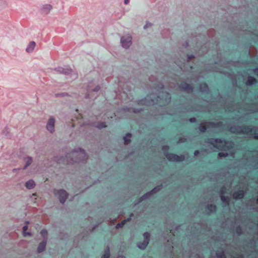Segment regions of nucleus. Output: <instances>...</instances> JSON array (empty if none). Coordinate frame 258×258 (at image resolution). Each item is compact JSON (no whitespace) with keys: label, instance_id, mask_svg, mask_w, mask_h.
Here are the masks:
<instances>
[{"label":"nucleus","instance_id":"obj_30","mask_svg":"<svg viewBox=\"0 0 258 258\" xmlns=\"http://www.w3.org/2000/svg\"><path fill=\"white\" fill-rule=\"evenodd\" d=\"M165 99L166 103H169L170 102L171 97L169 96L168 94H167Z\"/></svg>","mask_w":258,"mask_h":258},{"label":"nucleus","instance_id":"obj_17","mask_svg":"<svg viewBox=\"0 0 258 258\" xmlns=\"http://www.w3.org/2000/svg\"><path fill=\"white\" fill-rule=\"evenodd\" d=\"M35 185L36 184L34 181L32 179H29L25 183L26 187L28 189H31L34 188Z\"/></svg>","mask_w":258,"mask_h":258},{"label":"nucleus","instance_id":"obj_5","mask_svg":"<svg viewBox=\"0 0 258 258\" xmlns=\"http://www.w3.org/2000/svg\"><path fill=\"white\" fill-rule=\"evenodd\" d=\"M55 70L59 73L64 74L68 77L73 78L74 79L78 78L77 74L74 72L69 67H67L66 68H58Z\"/></svg>","mask_w":258,"mask_h":258},{"label":"nucleus","instance_id":"obj_15","mask_svg":"<svg viewBox=\"0 0 258 258\" xmlns=\"http://www.w3.org/2000/svg\"><path fill=\"white\" fill-rule=\"evenodd\" d=\"M36 46V43L34 41H31L28 45L27 48H26V51L28 53L32 52Z\"/></svg>","mask_w":258,"mask_h":258},{"label":"nucleus","instance_id":"obj_27","mask_svg":"<svg viewBox=\"0 0 258 258\" xmlns=\"http://www.w3.org/2000/svg\"><path fill=\"white\" fill-rule=\"evenodd\" d=\"M110 256V251L109 248H107L105 251L102 258H109Z\"/></svg>","mask_w":258,"mask_h":258},{"label":"nucleus","instance_id":"obj_25","mask_svg":"<svg viewBox=\"0 0 258 258\" xmlns=\"http://www.w3.org/2000/svg\"><path fill=\"white\" fill-rule=\"evenodd\" d=\"M131 134H127L123 137L124 144H128L130 143L131 141Z\"/></svg>","mask_w":258,"mask_h":258},{"label":"nucleus","instance_id":"obj_36","mask_svg":"<svg viewBox=\"0 0 258 258\" xmlns=\"http://www.w3.org/2000/svg\"><path fill=\"white\" fill-rule=\"evenodd\" d=\"M23 235L24 236H31L32 235H31V233L29 232H25L23 233Z\"/></svg>","mask_w":258,"mask_h":258},{"label":"nucleus","instance_id":"obj_39","mask_svg":"<svg viewBox=\"0 0 258 258\" xmlns=\"http://www.w3.org/2000/svg\"><path fill=\"white\" fill-rule=\"evenodd\" d=\"M97 127L99 128H102L106 127V125H105L104 123H102L101 125L98 126Z\"/></svg>","mask_w":258,"mask_h":258},{"label":"nucleus","instance_id":"obj_45","mask_svg":"<svg viewBox=\"0 0 258 258\" xmlns=\"http://www.w3.org/2000/svg\"><path fill=\"white\" fill-rule=\"evenodd\" d=\"M130 2L129 0H124V3L125 5H127Z\"/></svg>","mask_w":258,"mask_h":258},{"label":"nucleus","instance_id":"obj_13","mask_svg":"<svg viewBox=\"0 0 258 258\" xmlns=\"http://www.w3.org/2000/svg\"><path fill=\"white\" fill-rule=\"evenodd\" d=\"M52 6L50 4H45L42 6L40 8L41 13L45 14H48L52 10Z\"/></svg>","mask_w":258,"mask_h":258},{"label":"nucleus","instance_id":"obj_46","mask_svg":"<svg viewBox=\"0 0 258 258\" xmlns=\"http://www.w3.org/2000/svg\"><path fill=\"white\" fill-rule=\"evenodd\" d=\"M133 109L132 111L134 112H135V113L139 112L140 111V110H137V109Z\"/></svg>","mask_w":258,"mask_h":258},{"label":"nucleus","instance_id":"obj_51","mask_svg":"<svg viewBox=\"0 0 258 258\" xmlns=\"http://www.w3.org/2000/svg\"><path fill=\"white\" fill-rule=\"evenodd\" d=\"M26 223L27 224H28V223H29V222H28V221H26Z\"/></svg>","mask_w":258,"mask_h":258},{"label":"nucleus","instance_id":"obj_19","mask_svg":"<svg viewBox=\"0 0 258 258\" xmlns=\"http://www.w3.org/2000/svg\"><path fill=\"white\" fill-rule=\"evenodd\" d=\"M214 125V123H210V122H206L201 123L199 126V130L201 132H205L206 130V127H208L209 125Z\"/></svg>","mask_w":258,"mask_h":258},{"label":"nucleus","instance_id":"obj_49","mask_svg":"<svg viewBox=\"0 0 258 258\" xmlns=\"http://www.w3.org/2000/svg\"><path fill=\"white\" fill-rule=\"evenodd\" d=\"M179 142H183V141L182 139H180L179 140Z\"/></svg>","mask_w":258,"mask_h":258},{"label":"nucleus","instance_id":"obj_12","mask_svg":"<svg viewBox=\"0 0 258 258\" xmlns=\"http://www.w3.org/2000/svg\"><path fill=\"white\" fill-rule=\"evenodd\" d=\"M244 191L239 189L234 191L232 194V197L235 200H242L244 196Z\"/></svg>","mask_w":258,"mask_h":258},{"label":"nucleus","instance_id":"obj_34","mask_svg":"<svg viewBox=\"0 0 258 258\" xmlns=\"http://www.w3.org/2000/svg\"><path fill=\"white\" fill-rule=\"evenodd\" d=\"M226 157V153L223 152H220L218 154V157L219 158H221L222 157Z\"/></svg>","mask_w":258,"mask_h":258},{"label":"nucleus","instance_id":"obj_8","mask_svg":"<svg viewBox=\"0 0 258 258\" xmlns=\"http://www.w3.org/2000/svg\"><path fill=\"white\" fill-rule=\"evenodd\" d=\"M55 123V118L52 116H50L46 123V128L47 130L51 134L53 133L54 132Z\"/></svg>","mask_w":258,"mask_h":258},{"label":"nucleus","instance_id":"obj_4","mask_svg":"<svg viewBox=\"0 0 258 258\" xmlns=\"http://www.w3.org/2000/svg\"><path fill=\"white\" fill-rule=\"evenodd\" d=\"M53 194L62 204L65 203L69 196L68 192L63 189H54Z\"/></svg>","mask_w":258,"mask_h":258},{"label":"nucleus","instance_id":"obj_50","mask_svg":"<svg viewBox=\"0 0 258 258\" xmlns=\"http://www.w3.org/2000/svg\"><path fill=\"white\" fill-rule=\"evenodd\" d=\"M256 202H257V203H258V196H257V199H256Z\"/></svg>","mask_w":258,"mask_h":258},{"label":"nucleus","instance_id":"obj_23","mask_svg":"<svg viewBox=\"0 0 258 258\" xmlns=\"http://www.w3.org/2000/svg\"><path fill=\"white\" fill-rule=\"evenodd\" d=\"M225 189L224 187H222L220 190L221 199L222 201L223 202V203H225L226 202V196H225Z\"/></svg>","mask_w":258,"mask_h":258},{"label":"nucleus","instance_id":"obj_14","mask_svg":"<svg viewBox=\"0 0 258 258\" xmlns=\"http://www.w3.org/2000/svg\"><path fill=\"white\" fill-rule=\"evenodd\" d=\"M47 241L46 240H43V241L40 242L37 248V252L38 253H41L45 250L46 248Z\"/></svg>","mask_w":258,"mask_h":258},{"label":"nucleus","instance_id":"obj_6","mask_svg":"<svg viewBox=\"0 0 258 258\" xmlns=\"http://www.w3.org/2000/svg\"><path fill=\"white\" fill-rule=\"evenodd\" d=\"M132 37L130 34L121 36L120 38L121 46L123 48L128 49L132 44Z\"/></svg>","mask_w":258,"mask_h":258},{"label":"nucleus","instance_id":"obj_10","mask_svg":"<svg viewBox=\"0 0 258 258\" xmlns=\"http://www.w3.org/2000/svg\"><path fill=\"white\" fill-rule=\"evenodd\" d=\"M25 165L23 167V170H26L33 162V158L32 157L26 155L22 158Z\"/></svg>","mask_w":258,"mask_h":258},{"label":"nucleus","instance_id":"obj_44","mask_svg":"<svg viewBox=\"0 0 258 258\" xmlns=\"http://www.w3.org/2000/svg\"><path fill=\"white\" fill-rule=\"evenodd\" d=\"M254 73H255V74L258 75V68H255L254 70Z\"/></svg>","mask_w":258,"mask_h":258},{"label":"nucleus","instance_id":"obj_7","mask_svg":"<svg viewBox=\"0 0 258 258\" xmlns=\"http://www.w3.org/2000/svg\"><path fill=\"white\" fill-rule=\"evenodd\" d=\"M209 142L212 144L215 148L220 150L224 149L226 146V141L218 139H211L209 140Z\"/></svg>","mask_w":258,"mask_h":258},{"label":"nucleus","instance_id":"obj_20","mask_svg":"<svg viewBox=\"0 0 258 258\" xmlns=\"http://www.w3.org/2000/svg\"><path fill=\"white\" fill-rule=\"evenodd\" d=\"M134 216V214L133 213H132L130 216V218H127V219L126 220H123L121 223H118L116 225V228L117 229H118V228H121L123 227V226L124 225V224L125 223V222L126 221H129L131 218Z\"/></svg>","mask_w":258,"mask_h":258},{"label":"nucleus","instance_id":"obj_31","mask_svg":"<svg viewBox=\"0 0 258 258\" xmlns=\"http://www.w3.org/2000/svg\"><path fill=\"white\" fill-rule=\"evenodd\" d=\"M7 6V4L5 1H1L0 2V10L2 8H3L5 6Z\"/></svg>","mask_w":258,"mask_h":258},{"label":"nucleus","instance_id":"obj_16","mask_svg":"<svg viewBox=\"0 0 258 258\" xmlns=\"http://www.w3.org/2000/svg\"><path fill=\"white\" fill-rule=\"evenodd\" d=\"M183 91L187 92H191L193 90V88L190 86L189 84L185 83L179 86Z\"/></svg>","mask_w":258,"mask_h":258},{"label":"nucleus","instance_id":"obj_22","mask_svg":"<svg viewBox=\"0 0 258 258\" xmlns=\"http://www.w3.org/2000/svg\"><path fill=\"white\" fill-rule=\"evenodd\" d=\"M148 242L143 241V242H139L137 244L138 247L141 249H144L146 248L148 244Z\"/></svg>","mask_w":258,"mask_h":258},{"label":"nucleus","instance_id":"obj_48","mask_svg":"<svg viewBox=\"0 0 258 258\" xmlns=\"http://www.w3.org/2000/svg\"><path fill=\"white\" fill-rule=\"evenodd\" d=\"M117 258H125V257L123 256L120 255V256H119L118 257H117Z\"/></svg>","mask_w":258,"mask_h":258},{"label":"nucleus","instance_id":"obj_1","mask_svg":"<svg viewBox=\"0 0 258 258\" xmlns=\"http://www.w3.org/2000/svg\"><path fill=\"white\" fill-rule=\"evenodd\" d=\"M233 133L238 134L254 135V138L258 139V134L256 130H253L250 126L248 125L235 126L231 127Z\"/></svg>","mask_w":258,"mask_h":258},{"label":"nucleus","instance_id":"obj_32","mask_svg":"<svg viewBox=\"0 0 258 258\" xmlns=\"http://www.w3.org/2000/svg\"><path fill=\"white\" fill-rule=\"evenodd\" d=\"M217 256L218 258H226L225 253L224 252H223L221 254H220L219 253H217Z\"/></svg>","mask_w":258,"mask_h":258},{"label":"nucleus","instance_id":"obj_9","mask_svg":"<svg viewBox=\"0 0 258 258\" xmlns=\"http://www.w3.org/2000/svg\"><path fill=\"white\" fill-rule=\"evenodd\" d=\"M161 186H157L155 187L154 188H153L152 190L150 191H149L145 194L144 195H143L141 198H140L138 204L144 200L148 199L151 195H153L154 194L156 193L157 191H159L161 189Z\"/></svg>","mask_w":258,"mask_h":258},{"label":"nucleus","instance_id":"obj_3","mask_svg":"<svg viewBox=\"0 0 258 258\" xmlns=\"http://www.w3.org/2000/svg\"><path fill=\"white\" fill-rule=\"evenodd\" d=\"M169 149L168 146L163 147V150L164 151V154L167 159L170 161H181L184 160L185 157L183 155L178 156L176 154L166 153V151Z\"/></svg>","mask_w":258,"mask_h":258},{"label":"nucleus","instance_id":"obj_35","mask_svg":"<svg viewBox=\"0 0 258 258\" xmlns=\"http://www.w3.org/2000/svg\"><path fill=\"white\" fill-rule=\"evenodd\" d=\"M100 89V86H97L93 89V91H95V92H98Z\"/></svg>","mask_w":258,"mask_h":258},{"label":"nucleus","instance_id":"obj_42","mask_svg":"<svg viewBox=\"0 0 258 258\" xmlns=\"http://www.w3.org/2000/svg\"><path fill=\"white\" fill-rule=\"evenodd\" d=\"M199 154V151L198 150H196L194 152L195 156H197Z\"/></svg>","mask_w":258,"mask_h":258},{"label":"nucleus","instance_id":"obj_24","mask_svg":"<svg viewBox=\"0 0 258 258\" xmlns=\"http://www.w3.org/2000/svg\"><path fill=\"white\" fill-rule=\"evenodd\" d=\"M200 90L202 92L206 93L208 91V87L206 84H202L200 85Z\"/></svg>","mask_w":258,"mask_h":258},{"label":"nucleus","instance_id":"obj_37","mask_svg":"<svg viewBox=\"0 0 258 258\" xmlns=\"http://www.w3.org/2000/svg\"><path fill=\"white\" fill-rule=\"evenodd\" d=\"M195 57V56L192 54L188 55L187 56V60L189 61L191 59Z\"/></svg>","mask_w":258,"mask_h":258},{"label":"nucleus","instance_id":"obj_11","mask_svg":"<svg viewBox=\"0 0 258 258\" xmlns=\"http://www.w3.org/2000/svg\"><path fill=\"white\" fill-rule=\"evenodd\" d=\"M155 95L154 94L152 95L151 96H148L145 99L138 100L137 101V103L138 104H141V105H151L152 103H154V100L152 99L151 102L149 101V98H155Z\"/></svg>","mask_w":258,"mask_h":258},{"label":"nucleus","instance_id":"obj_18","mask_svg":"<svg viewBox=\"0 0 258 258\" xmlns=\"http://www.w3.org/2000/svg\"><path fill=\"white\" fill-rule=\"evenodd\" d=\"M257 83L256 79L252 76H249L248 80L246 82V84L248 86H252Z\"/></svg>","mask_w":258,"mask_h":258},{"label":"nucleus","instance_id":"obj_29","mask_svg":"<svg viewBox=\"0 0 258 258\" xmlns=\"http://www.w3.org/2000/svg\"><path fill=\"white\" fill-rule=\"evenodd\" d=\"M235 231L236 233L239 235H241L242 233V230L240 226H238L236 228Z\"/></svg>","mask_w":258,"mask_h":258},{"label":"nucleus","instance_id":"obj_38","mask_svg":"<svg viewBox=\"0 0 258 258\" xmlns=\"http://www.w3.org/2000/svg\"><path fill=\"white\" fill-rule=\"evenodd\" d=\"M27 229H28V226L27 225H25V226H23V233L26 232Z\"/></svg>","mask_w":258,"mask_h":258},{"label":"nucleus","instance_id":"obj_2","mask_svg":"<svg viewBox=\"0 0 258 258\" xmlns=\"http://www.w3.org/2000/svg\"><path fill=\"white\" fill-rule=\"evenodd\" d=\"M86 157V153L83 149H78L74 150L67 155L68 158H71V160H68L69 163L79 162L85 160Z\"/></svg>","mask_w":258,"mask_h":258},{"label":"nucleus","instance_id":"obj_43","mask_svg":"<svg viewBox=\"0 0 258 258\" xmlns=\"http://www.w3.org/2000/svg\"><path fill=\"white\" fill-rule=\"evenodd\" d=\"M19 170H20V168H14L12 170V171H13V172H16Z\"/></svg>","mask_w":258,"mask_h":258},{"label":"nucleus","instance_id":"obj_28","mask_svg":"<svg viewBox=\"0 0 258 258\" xmlns=\"http://www.w3.org/2000/svg\"><path fill=\"white\" fill-rule=\"evenodd\" d=\"M143 236L144 238V241L148 242L149 241V237H150V234L148 232H145L143 234Z\"/></svg>","mask_w":258,"mask_h":258},{"label":"nucleus","instance_id":"obj_21","mask_svg":"<svg viewBox=\"0 0 258 258\" xmlns=\"http://www.w3.org/2000/svg\"><path fill=\"white\" fill-rule=\"evenodd\" d=\"M216 209V206L212 205H208L206 207V211L209 214L215 212Z\"/></svg>","mask_w":258,"mask_h":258},{"label":"nucleus","instance_id":"obj_26","mask_svg":"<svg viewBox=\"0 0 258 258\" xmlns=\"http://www.w3.org/2000/svg\"><path fill=\"white\" fill-rule=\"evenodd\" d=\"M47 231L46 229H42L40 231V234L41 236L43 237L44 240H46L47 241Z\"/></svg>","mask_w":258,"mask_h":258},{"label":"nucleus","instance_id":"obj_47","mask_svg":"<svg viewBox=\"0 0 258 258\" xmlns=\"http://www.w3.org/2000/svg\"><path fill=\"white\" fill-rule=\"evenodd\" d=\"M226 200H227V206L229 204V199L227 197Z\"/></svg>","mask_w":258,"mask_h":258},{"label":"nucleus","instance_id":"obj_40","mask_svg":"<svg viewBox=\"0 0 258 258\" xmlns=\"http://www.w3.org/2000/svg\"><path fill=\"white\" fill-rule=\"evenodd\" d=\"M233 258H244V257L242 254H239L237 255L236 256H234Z\"/></svg>","mask_w":258,"mask_h":258},{"label":"nucleus","instance_id":"obj_33","mask_svg":"<svg viewBox=\"0 0 258 258\" xmlns=\"http://www.w3.org/2000/svg\"><path fill=\"white\" fill-rule=\"evenodd\" d=\"M152 26V24L149 22H146V24L145 25V26H144V29H146L147 28H148V27H150Z\"/></svg>","mask_w":258,"mask_h":258},{"label":"nucleus","instance_id":"obj_41","mask_svg":"<svg viewBox=\"0 0 258 258\" xmlns=\"http://www.w3.org/2000/svg\"><path fill=\"white\" fill-rule=\"evenodd\" d=\"M196 118H191L190 119H189V121L191 122H195L196 121Z\"/></svg>","mask_w":258,"mask_h":258}]
</instances>
